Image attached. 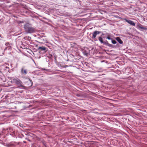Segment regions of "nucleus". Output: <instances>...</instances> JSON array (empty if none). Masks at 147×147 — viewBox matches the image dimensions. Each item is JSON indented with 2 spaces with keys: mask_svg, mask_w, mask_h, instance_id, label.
I'll use <instances>...</instances> for the list:
<instances>
[{
  "mask_svg": "<svg viewBox=\"0 0 147 147\" xmlns=\"http://www.w3.org/2000/svg\"><path fill=\"white\" fill-rule=\"evenodd\" d=\"M24 28L25 31L28 33H33L35 30L34 28L31 27L28 23H26L24 25Z\"/></svg>",
  "mask_w": 147,
  "mask_h": 147,
  "instance_id": "f257e3e1",
  "label": "nucleus"
},
{
  "mask_svg": "<svg viewBox=\"0 0 147 147\" xmlns=\"http://www.w3.org/2000/svg\"><path fill=\"white\" fill-rule=\"evenodd\" d=\"M11 82L15 83L19 88H23L24 87V86L22 85V82L18 78H14L13 79Z\"/></svg>",
  "mask_w": 147,
  "mask_h": 147,
  "instance_id": "f03ea898",
  "label": "nucleus"
},
{
  "mask_svg": "<svg viewBox=\"0 0 147 147\" xmlns=\"http://www.w3.org/2000/svg\"><path fill=\"white\" fill-rule=\"evenodd\" d=\"M125 21L126 22H127L130 25H132L133 26H135V23H134V22H133L131 20H127L126 19H125Z\"/></svg>",
  "mask_w": 147,
  "mask_h": 147,
  "instance_id": "7ed1b4c3",
  "label": "nucleus"
},
{
  "mask_svg": "<svg viewBox=\"0 0 147 147\" xmlns=\"http://www.w3.org/2000/svg\"><path fill=\"white\" fill-rule=\"evenodd\" d=\"M101 32L100 31H95L93 34L92 38H95L96 37L97 35L99 34Z\"/></svg>",
  "mask_w": 147,
  "mask_h": 147,
  "instance_id": "20e7f679",
  "label": "nucleus"
},
{
  "mask_svg": "<svg viewBox=\"0 0 147 147\" xmlns=\"http://www.w3.org/2000/svg\"><path fill=\"white\" fill-rule=\"evenodd\" d=\"M38 50H40L41 51H44L45 52L47 51V49L46 47L43 46L39 47L38 48Z\"/></svg>",
  "mask_w": 147,
  "mask_h": 147,
  "instance_id": "39448f33",
  "label": "nucleus"
},
{
  "mask_svg": "<svg viewBox=\"0 0 147 147\" xmlns=\"http://www.w3.org/2000/svg\"><path fill=\"white\" fill-rule=\"evenodd\" d=\"M21 72L22 74H27V72L26 69L22 68L21 70Z\"/></svg>",
  "mask_w": 147,
  "mask_h": 147,
  "instance_id": "423d86ee",
  "label": "nucleus"
},
{
  "mask_svg": "<svg viewBox=\"0 0 147 147\" xmlns=\"http://www.w3.org/2000/svg\"><path fill=\"white\" fill-rule=\"evenodd\" d=\"M116 39L120 44H122L123 43V41L121 40V39L119 37H117V38H116Z\"/></svg>",
  "mask_w": 147,
  "mask_h": 147,
  "instance_id": "0eeeda50",
  "label": "nucleus"
},
{
  "mask_svg": "<svg viewBox=\"0 0 147 147\" xmlns=\"http://www.w3.org/2000/svg\"><path fill=\"white\" fill-rule=\"evenodd\" d=\"M104 43L105 45H107V46H108L109 47H111L112 46V45L109 44L107 41L104 42V43Z\"/></svg>",
  "mask_w": 147,
  "mask_h": 147,
  "instance_id": "6e6552de",
  "label": "nucleus"
},
{
  "mask_svg": "<svg viewBox=\"0 0 147 147\" xmlns=\"http://www.w3.org/2000/svg\"><path fill=\"white\" fill-rule=\"evenodd\" d=\"M138 26L139 28L141 29L144 30H146V28L143 27L141 24H140V25H138Z\"/></svg>",
  "mask_w": 147,
  "mask_h": 147,
  "instance_id": "1a4fd4ad",
  "label": "nucleus"
},
{
  "mask_svg": "<svg viewBox=\"0 0 147 147\" xmlns=\"http://www.w3.org/2000/svg\"><path fill=\"white\" fill-rule=\"evenodd\" d=\"M98 40L101 43H104V42L103 41L101 37H99L98 38Z\"/></svg>",
  "mask_w": 147,
  "mask_h": 147,
  "instance_id": "9d476101",
  "label": "nucleus"
},
{
  "mask_svg": "<svg viewBox=\"0 0 147 147\" xmlns=\"http://www.w3.org/2000/svg\"><path fill=\"white\" fill-rule=\"evenodd\" d=\"M112 42L113 44H115L117 42L115 40H112Z\"/></svg>",
  "mask_w": 147,
  "mask_h": 147,
  "instance_id": "9b49d317",
  "label": "nucleus"
},
{
  "mask_svg": "<svg viewBox=\"0 0 147 147\" xmlns=\"http://www.w3.org/2000/svg\"><path fill=\"white\" fill-rule=\"evenodd\" d=\"M5 45L6 46H8L9 45V42H7L5 43Z\"/></svg>",
  "mask_w": 147,
  "mask_h": 147,
  "instance_id": "f8f14e48",
  "label": "nucleus"
},
{
  "mask_svg": "<svg viewBox=\"0 0 147 147\" xmlns=\"http://www.w3.org/2000/svg\"><path fill=\"white\" fill-rule=\"evenodd\" d=\"M107 38L108 39H109V40H110V39H111V37H110V36H109H109H107Z\"/></svg>",
  "mask_w": 147,
  "mask_h": 147,
  "instance_id": "ddd939ff",
  "label": "nucleus"
},
{
  "mask_svg": "<svg viewBox=\"0 0 147 147\" xmlns=\"http://www.w3.org/2000/svg\"><path fill=\"white\" fill-rule=\"evenodd\" d=\"M20 23H24V22H23V21H22V22H20Z\"/></svg>",
  "mask_w": 147,
  "mask_h": 147,
  "instance_id": "4468645a",
  "label": "nucleus"
},
{
  "mask_svg": "<svg viewBox=\"0 0 147 147\" xmlns=\"http://www.w3.org/2000/svg\"><path fill=\"white\" fill-rule=\"evenodd\" d=\"M7 49V47L5 49V50Z\"/></svg>",
  "mask_w": 147,
  "mask_h": 147,
  "instance_id": "2eb2a0df",
  "label": "nucleus"
}]
</instances>
